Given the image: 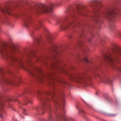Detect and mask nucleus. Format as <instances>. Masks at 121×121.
I'll return each instance as SVG.
<instances>
[{
    "mask_svg": "<svg viewBox=\"0 0 121 121\" xmlns=\"http://www.w3.org/2000/svg\"><path fill=\"white\" fill-rule=\"evenodd\" d=\"M45 79L49 82L51 85L52 88V90L47 91L45 92L38 91L36 93L38 95V99L41 102L42 108L43 109L47 110L49 113V117L47 121H66L67 120V118H65L63 116H62L61 114L57 115V118L55 120L52 117L49 113L51 111V109L50 107V105L48 104V101L50 99L49 98L47 97V96H50L53 102L58 106L60 107L61 109H62L63 110V106L64 104V102L62 103V106H61L59 104L57 97H56L55 94L54 92L56 90L55 88L56 84L55 82H58L65 84H67V83L63 80L60 79H58L56 78H46Z\"/></svg>",
    "mask_w": 121,
    "mask_h": 121,
    "instance_id": "obj_1",
    "label": "nucleus"
},
{
    "mask_svg": "<svg viewBox=\"0 0 121 121\" xmlns=\"http://www.w3.org/2000/svg\"><path fill=\"white\" fill-rule=\"evenodd\" d=\"M103 6L101 4L96 5L94 7V15L91 18L94 21L100 24L102 21L99 18L102 16L106 18L109 23V27L111 31L114 30L116 28L115 23L116 22L115 17L117 14L114 9L112 7L108 8L105 11H102L101 8Z\"/></svg>",
    "mask_w": 121,
    "mask_h": 121,
    "instance_id": "obj_2",
    "label": "nucleus"
},
{
    "mask_svg": "<svg viewBox=\"0 0 121 121\" xmlns=\"http://www.w3.org/2000/svg\"><path fill=\"white\" fill-rule=\"evenodd\" d=\"M18 48L13 44L8 45L5 43L0 41V55L4 59L9 62L10 65L14 66L17 64H20L22 60L16 57L15 54L18 53Z\"/></svg>",
    "mask_w": 121,
    "mask_h": 121,
    "instance_id": "obj_3",
    "label": "nucleus"
},
{
    "mask_svg": "<svg viewBox=\"0 0 121 121\" xmlns=\"http://www.w3.org/2000/svg\"><path fill=\"white\" fill-rule=\"evenodd\" d=\"M82 10V7L79 5L77 6L76 9L72 11L69 13V15L66 16L64 19L59 20L58 23L60 25V29L62 30H64L68 28L71 26H73V25L78 26L77 25L78 24L80 26V24L79 23H77L74 20L71 19L77 18L78 15H85V14L83 13Z\"/></svg>",
    "mask_w": 121,
    "mask_h": 121,
    "instance_id": "obj_4",
    "label": "nucleus"
},
{
    "mask_svg": "<svg viewBox=\"0 0 121 121\" xmlns=\"http://www.w3.org/2000/svg\"><path fill=\"white\" fill-rule=\"evenodd\" d=\"M118 35L121 37V32H119ZM119 55H121V48L115 45L111 52H108L107 54H104L103 57L106 62L112 63L115 59L117 58L118 56Z\"/></svg>",
    "mask_w": 121,
    "mask_h": 121,
    "instance_id": "obj_5",
    "label": "nucleus"
},
{
    "mask_svg": "<svg viewBox=\"0 0 121 121\" xmlns=\"http://www.w3.org/2000/svg\"><path fill=\"white\" fill-rule=\"evenodd\" d=\"M60 5L56 2L52 3L49 6H45L40 5L35 7L33 12L37 13H42L51 12L52 11V8L55 6H59ZM33 11V10H32Z\"/></svg>",
    "mask_w": 121,
    "mask_h": 121,
    "instance_id": "obj_6",
    "label": "nucleus"
},
{
    "mask_svg": "<svg viewBox=\"0 0 121 121\" xmlns=\"http://www.w3.org/2000/svg\"><path fill=\"white\" fill-rule=\"evenodd\" d=\"M71 79L77 82L85 84L92 80V76H70Z\"/></svg>",
    "mask_w": 121,
    "mask_h": 121,
    "instance_id": "obj_7",
    "label": "nucleus"
},
{
    "mask_svg": "<svg viewBox=\"0 0 121 121\" xmlns=\"http://www.w3.org/2000/svg\"><path fill=\"white\" fill-rule=\"evenodd\" d=\"M11 8L9 5H0V11L4 14H8L10 15L12 14L10 13Z\"/></svg>",
    "mask_w": 121,
    "mask_h": 121,
    "instance_id": "obj_8",
    "label": "nucleus"
},
{
    "mask_svg": "<svg viewBox=\"0 0 121 121\" xmlns=\"http://www.w3.org/2000/svg\"><path fill=\"white\" fill-rule=\"evenodd\" d=\"M0 82L8 85L13 84L14 82L12 79L6 78L3 76L0 77Z\"/></svg>",
    "mask_w": 121,
    "mask_h": 121,
    "instance_id": "obj_9",
    "label": "nucleus"
},
{
    "mask_svg": "<svg viewBox=\"0 0 121 121\" xmlns=\"http://www.w3.org/2000/svg\"><path fill=\"white\" fill-rule=\"evenodd\" d=\"M30 17L28 16H26L23 19V21L24 25L26 27H28L31 24V22L30 19Z\"/></svg>",
    "mask_w": 121,
    "mask_h": 121,
    "instance_id": "obj_10",
    "label": "nucleus"
},
{
    "mask_svg": "<svg viewBox=\"0 0 121 121\" xmlns=\"http://www.w3.org/2000/svg\"><path fill=\"white\" fill-rule=\"evenodd\" d=\"M11 73L10 71L0 68V75L4 76L8 74H11Z\"/></svg>",
    "mask_w": 121,
    "mask_h": 121,
    "instance_id": "obj_11",
    "label": "nucleus"
},
{
    "mask_svg": "<svg viewBox=\"0 0 121 121\" xmlns=\"http://www.w3.org/2000/svg\"><path fill=\"white\" fill-rule=\"evenodd\" d=\"M101 81L105 83L111 84L112 83V81L107 77H105L102 78H100Z\"/></svg>",
    "mask_w": 121,
    "mask_h": 121,
    "instance_id": "obj_12",
    "label": "nucleus"
},
{
    "mask_svg": "<svg viewBox=\"0 0 121 121\" xmlns=\"http://www.w3.org/2000/svg\"><path fill=\"white\" fill-rule=\"evenodd\" d=\"M39 70V69L37 68H36L35 69L29 71V72L31 74L33 75L35 74V72L38 71Z\"/></svg>",
    "mask_w": 121,
    "mask_h": 121,
    "instance_id": "obj_13",
    "label": "nucleus"
},
{
    "mask_svg": "<svg viewBox=\"0 0 121 121\" xmlns=\"http://www.w3.org/2000/svg\"><path fill=\"white\" fill-rule=\"evenodd\" d=\"M36 78L37 80L41 83H42L44 80V78L41 76H37Z\"/></svg>",
    "mask_w": 121,
    "mask_h": 121,
    "instance_id": "obj_14",
    "label": "nucleus"
},
{
    "mask_svg": "<svg viewBox=\"0 0 121 121\" xmlns=\"http://www.w3.org/2000/svg\"><path fill=\"white\" fill-rule=\"evenodd\" d=\"M34 51L32 50H30L28 53L27 54V55L28 56L32 58V56L35 55Z\"/></svg>",
    "mask_w": 121,
    "mask_h": 121,
    "instance_id": "obj_15",
    "label": "nucleus"
},
{
    "mask_svg": "<svg viewBox=\"0 0 121 121\" xmlns=\"http://www.w3.org/2000/svg\"><path fill=\"white\" fill-rule=\"evenodd\" d=\"M42 26V24L41 21H39L38 22V24L36 25V28H35L36 30H38L40 27Z\"/></svg>",
    "mask_w": 121,
    "mask_h": 121,
    "instance_id": "obj_16",
    "label": "nucleus"
},
{
    "mask_svg": "<svg viewBox=\"0 0 121 121\" xmlns=\"http://www.w3.org/2000/svg\"><path fill=\"white\" fill-rule=\"evenodd\" d=\"M35 41L36 42V46L38 47L39 45L40 44V42L41 41V40L39 38H37L35 40Z\"/></svg>",
    "mask_w": 121,
    "mask_h": 121,
    "instance_id": "obj_17",
    "label": "nucleus"
},
{
    "mask_svg": "<svg viewBox=\"0 0 121 121\" xmlns=\"http://www.w3.org/2000/svg\"><path fill=\"white\" fill-rule=\"evenodd\" d=\"M28 101H29L30 103H31V102L29 101V100L27 98H26V100L24 101V105H27V102Z\"/></svg>",
    "mask_w": 121,
    "mask_h": 121,
    "instance_id": "obj_18",
    "label": "nucleus"
},
{
    "mask_svg": "<svg viewBox=\"0 0 121 121\" xmlns=\"http://www.w3.org/2000/svg\"><path fill=\"white\" fill-rule=\"evenodd\" d=\"M48 39H52L53 38V37L52 35L49 34L47 37Z\"/></svg>",
    "mask_w": 121,
    "mask_h": 121,
    "instance_id": "obj_19",
    "label": "nucleus"
},
{
    "mask_svg": "<svg viewBox=\"0 0 121 121\" xmlns=\"http://www.w3.org/2000/svg\"><path fill=\"white\" fill-rule=\"evenodd\" d=\"M52 46L51 47V50H52L54 48L56 47V46L53 43H52Z\"/></svg>",
    "mask_w": 121,
    "mask_h": 121,
    "instance_id": "obj_20",
    "label": "nucleus"
},
{
    "mask_svg": "<svg viewBox=\"0 0 121 121\" xmlns=\"http://www.w3.org/2000/svg\"><path fill=\"white\" fill-rule=\"evenodd\" d=\"M84 60L86 62H89V60L86 57H85L84 59Z\"/></svg>",
    "mask_w": 121,
    "mask_h": 121,
    "instance_id": "obj_21",
    "label": "nucleus"
},
{
    "mask_svg": "<svg viewBox=\"0 0 121 121\" xmlns=\"http://www.w3.org/2000/svg\"><path fill=\"white\" fill-rule=\"evenodd\" d=\"M79 113L80 114H81V112H82L83 113H84V112L83 110H82V109H80V110L79 109Z\"/></svg>",
    "mask_w": 121,
    "mask_h": 121,
    "instance_id": "obj_22",
    "label": "nucleus"
},
{
    "mask_svg": "<svg viewBox=\"0 0 121 121\" xmlns=\"http://www.w3.org/2000/svg\"><path fill=\"white\" fill-rule=\"evenodd\" d=\"M108 115L111 116H116V115L114 114H108Z\"/></svg>",
    "mask_w": 121,
    "mask_h": 121,
    "instance_id": "obj_23",
    "label": "nucleus"
},
{
    "mask_svg": "<svg viewBox=\"0 0 121 121\" xmlns=\"http://www.w3.org/2000/svg\"><path fill=\"white\" fill-rule=\"evenodd\" d=\"M117 70L118 71H121V68H118L117 69Z\"/></svg>",
    "mask_w": 121,
    "mask_h": 121,
    "instance_id": "obj_24",
    "label": "nucleus"
},
{
    "mask_svg": "<svg viewBox=\"0 0 121 121\" xmlns=\"http://www.w3.org/2000/svg\"><path fill=\"white\" fill-rule=\"evenodd\" d=\"M26 111V110L25 109H24L23 110V112L24 114H26V113H25V112Z\"/></svg>",
    "mask_w": 121,
    "mask_h": 121,
    "instance_id": "obj_25",
    "label": "nucleus"
},
{
    "mask_svg": "<svg viewBox=\"0 0 121 121\" xmlns=\"http://www.w3.org/2000/svg\"><path fill=\"white\" fill-rule=\"evenodd\" d=\"M80 41H79L77 42L78 44L79 45H81V43Z\"/></svg>",
    "mask_w": 121,
    "mask_h": 121,
    "instance_id": "obj_26",
    "label": "nucleus"
},
{
    "mask_svg": "<svg viewBox=\"0 0 121 121\" xmlns=\"http://www.w3.org/2000/svg\"><path fill=\"white\" fill-rule=\"evenodd\" d=\"M33 32H32V33H31L30 35H31V36H32V34H33Z\"/></svg>",
    "mask_w": 121,
    "mask_h": 121,
    "instance_id": "obj_27",
    "label": "nucleus"
},
{
    "mask_svg": "<svg viewBox=\"0 0 121 121\" xmlns=\"http://www.w3.org/2000/svg\"><path fill=\"white\" fill-rule=\"evenodd\" d=\"M84 52H87V51L86 50H84Z\"/></svg>",
    "mask_w": 121,
    "mask_h": 121,
    "instance_id": "obj_28",
    "label": "nucleus"
},
{
    "mask_svg": "<svg viewBox=\"0 0 121 121\" xmlns=\"http://www.w3.org/2000/svg\"><path fill=\"white\" fill-rule=\"evenodd\" d=\"M44 29H45V31L46 30L47 31H48L47 30L46 28H44Z\"/></svg>",
    "mask_w": 121,
    "mask_h": 121,
    "instance_id": "obj_29",
    "label": "nucleus"
},
{
    "mask_svg": "<svg viewBox=\"0 0 121 121\" xmlns=\"http://www.w3.org/2000/svg\"><path fill=\"white\" fill-rule=\"evenodd\" d=\"M38 108V107H36V110H37V108Z\"/></svg>",
    "mask_w": 121,
    "mask_h": 121,
    "instance_id": "obj_30",
    "label": "nucleus"
},
{
    "mask_svg": "<svg viewBox=\"0 0 121 121\" xmlns=\"http://www.w3.org/2000/svg\"><path fill=\"white\" fill-rule=\"evenodd\" d=\"M76 108L78 109V107H76Z\"/></svg>",
    "mask_w": 121,
    "mask_h": 121,
    "instance_id": "obj_31",
    "label": "nucleus"
},
{
    "mask_svg": "<svg viewBox=\"0 0 121 121\" xmlns=\"http://www.w3.org/2000/svg\"><path fill=\"white\" fill-rule=\"evenodd\" d=\"M90 41V39H89V41Z\"/></svg>",
    "mask_w": 121,
    "mask_h": 121,
    "instance_id": "obj_32",
    "label": "nucleus"
},
{
    "mask_svg": "<svg viewBox=\"0 0 121 121\" xmlns=\"http://www.w3.org/2000/svg\"><path fill=\"white\" fill-rule=\"evenodd\" d=\"M59 70H61L60 69Z\"/></svg>",
    "mask_w": 121,
    "mask_h": 121,
    "instance_id": "obj_33",
    "label": "nucleus"
}]
</instances>
